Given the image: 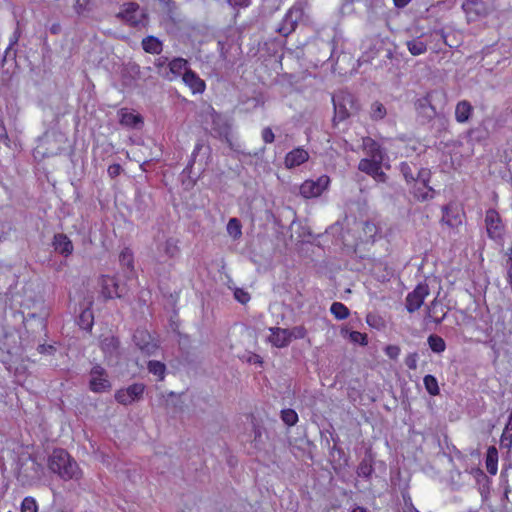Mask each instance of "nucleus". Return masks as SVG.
Returning a JSON list of instances; mask_svg holds the SVG:
<instances>
[{
    "label": "nucleus",
    "instance_id": "obj_52",
    "mask_svg": "<svg viewBox=\"0 0 512 512\" xmlns=\"http://www.w3.org/2000/svg\"><path fill=\"white\" fill-rule=\"evenodd\" d=\"M393 2L396 7L402 8L406 6L410 2V0H393Z\"/></svg>",
    "mask_w": 512,
    "mask_h": 512
},
{
    "label": "nucleus",
    "instance_id": "obj_23",
    "mask_svg": "<svg viewBox=\"0 0 512 512\" xmlns=\"http://www.w3.org/2000/svg\"><path fill=\"white\" fill-rule=\"evenodd\" d=\"M142 47L147 53L159 54L162 51V42L154 36H148L142 40Z\"/></svg>",
    "mask_w": 512,
    "mask_h": 512
},
{
    "label": "nucleus",
    "instance_id": "obj_47",
    "mask_svg": "<svg viewBox=\"0 0 512 512\" xmlns=\"http://www.w3.org/2000/svg\"><path fill=\"white\" fill-rule=\"evenodd\" d=\"M417 361H418V356L416 353H413V354H409L406 359H405V364L406 366L411 369V370H415L417 368Z\"/></svg>",
    "mask_w": 512,
    "mask_h": 512
},
{
    "label": "nucleus",
    "instance_id": "obj_55",
    "mask_svg": "<svg viewBox=\"0 0 512 512\" xmlns=\"http://www.w3.org/2000/svg\"><path fill=\"white\" fill-rule=\"evenodd\" d=\"M407 507L409 512H420L412 503H410Z\"/></svg>",
    "mask_w": 512,
    "mask_h": 512
},
{
    "label": "nucleus",
    "instance_id": "obj_60",
    "mask_svg": "<svg viewBox=\"0 0 512 512\" xmlns=\"http://www.w3.org/2000/svg\"><path fill=\"white\" fill-rule=\"evenodd\" d=\"M507 255H508V258L512 257V246L508 249Z\"/></svg>",
    "mask_w": 512,
    "mask_h": 512
},
{
    "label": "nucleus",
    "instance_id": "obj_39",
    "mask_svg": "<svg viewBox=\"0 0 512 512\" xmlns=\"http://www.w3.org/2000/svg\"><path fill=\"white\" fill-rule=\"evenodd\" d=\"M362 229L365 233V238L363 240L369 241L373 239L374 235L376 234L377 228L373 223L370 222H364L361 223Z\"/></svg>",
    "mask_w": 512,
    "mask_h": 512
},
{
    "label": "nucleus",
    "instance_id": "obj_37",
    "mask_svg": "<svg viewBox=\"0 0 512 512\" xmlns=\"http://www.w3.org/2000/svg\"><path fill=\"white\" fill-rule=\"evenodd\" d=\"M38 505L33 497H25L21 503V512H37Z\"/></svg>",
    "mask_w": 512,
    "mask_h": 512
},
{
    "label": "nucleus",
    "instance_id": "obj_28",
    "mask_svg": "<svg viewBox=\"0 0 512 512\" xmlns=\"http://www.w3.org/2000/svg\"><path fill=\"white\" fill-rule=\"evenodd\" d=\"M227 233L234 240H237L242 235V225L237 218H231L227 224Z\"/></svg>",
    "mask_w": 512,
    "mask_h": 512
},
{
    "label": "nucleus",
    "instance_id": "obj_48",
    "mask_svg": "<svg viewBox=\"0 0 512 512\" xmlns=\"http://www.w3.org/2000/svg\"><path fill=\"white\" fill-rule=\"evenodd\" d=\"M122 167L119 164H112L108 167L107 173L111 178H115L120 175Z\"/></svg>",
    "mask_w": 512,
    "mask_h": 512
},
{
    "label": "nucleus",
    "instance_id": "obj_31",
    "mask_svg": "<svg viewBox=\"0 0 512 512\" xmlns=\"http://www.w3.org/2000/svg\"><path fill=\"white\" fill-rule=\"evenodd\" d=\"M187 64V61L183 58L173 59L169 63L170 71L175 75H180L181 73L184 74L186 71H190L187 69Z\"/></svg>",
    "mask_w": 512,
    "mask_h": 512
},
{
    "label": "nucleus",
    "instance_id": "obj_15",
    "mask_svg": "<svg viewBox=\"0 0 512 512\" xmlns=\"http://www.w3.org/2000/svg\"><path fill=\"white\" fill-rule=\"evenodd\" d=\"M183 82L189 87L193 94H202L205 91L206 84L195 72L192 70L186 71L183 74Z\"/></svg>",
    "mask_w": 512,
    "mask_h": 512
},
{
    "label": "nucleus",
    "instance_id": "obj_51",
    "mask_svg": "<svg viewBox=\"0 0 512 512\" xmlns=\"http://www.w3.org/2000/svg\"><path fill=\"white\" fill-rule=\"evenodd\" d=\"M424 189H425V192H423V193H415V195L418 199L425 200V199L431 197V189H427L426 187H424Z\"/></svg>",
    "mask_w": 512,
    "mask_h": 512
},
{
    "label": "nucleus",
    "instance_id": "obj_18",
    "mask_svg": "<svg viewBox=\"0 0 512 512\" xmlns=\"http://www.w3.org/2000/svg\"><path fill=\"white\" fill-rule=\"evenodd\" d=\"M120 123L124 126L136 128L142 123V118L139 114L130 111L127 108H122L119 112Z\"/></svg>",
    "mask_w": 512,
    "mask_h": 512
},
{
    "label": "nucleus",
    "instance_id": "obj_46",
    "mask_svg": "<svg viewBox=\"0 0 512 512\" xmlns=\"http://www.w3.org/2000/svg\"><path fill=\"white\" fill-rule=\"evenodd\" d=\"M234 297L238 302L242 304H245L250 300V295L243 289H236L234 292Z\"/></svg>",
    "mask_w": 512,
    "mask_h": 512
},
{
    "label": "nucleus",
    "instance_id": "obj_33",
    "mask_svg": "<svg viewBox=\"0 0 512 512\" xmlns=\"http://www.w3.org/2000/svg\"><path fill=\"white\" fill-rule=\"evenodd\" d=\"M148 370L150 373L155 375L158 378V380L164 379L166 367L162 362L149 361L148 362Z\"/></svg>",
    "mask_w": 512,
    "mask_h": 512
},
{
    "label": "nucleus",
    "instance_id": "obj_38",
    "mask_svg": "<svg viewBox=\"0 0 512 512\" xmlns=\"http://www.w3.org/2000/svg\"><path fill=\"white\" fill-rule=\"evenodd\" d=\"M164 252L169 257H174L178 253V246L174 239H168L164 243Z\"/></svg>",
    "mask_w": 512,
    "mask_h": 512
},
{
    "label": "nucleus",
    "instance_id": "obj_49",
    "mask_svg": "<svg viewBox=\"0 0 512 512\" xmlns=\"http://www.w3.org/2000/svg\"><path fill=\"white\" fill-rule=\"evenodd\" d=\"M262 138L265 143H272L274 141V133L270 128H265L262 131Z\"/></svg>",
    "mask_w": 512,
    "mask_h": 512
},
{
    "label": "nucleus",
    "instance_id": "obj_36",
    "mask_svg": "<svg viewBox=\"0 0 512 512\" xmlns=\"http://www.w3.org/2000/svg\"><path fill=\"white\" fill-rule=\"evenodd\" d=\"M500 445L507 450L512 448V427L510 428L509 425H507L503 430L500 438Z\"/></svg>",
    "mask_w": 512,
    "mask_h": 512
},
{
    "label": "nucleus",
    "instance_id": "obj_32",
    "mask_svg": "<svg viewBox=\"0 0 512 512\" xmlns=\"http://www.w3.org/2000/svg\"><path fill=\"white\" fill-rule=\"evenodd\" d=\"M79 326L84 330H90L93 325V313L92 311L87 308L84 309L80 316L78 321Z\"/></svg>",
    "mask_w": 512,
    "mask_h": 512
},
{
    "label": "nucleus",
    "instance_id": "obj_35",
    "mask_svg": "<svg viewBox=\"0 0 512 512\" xmlns=\"http://www.w3.org/2000/svg\"><path fill=\"white\" fill-rule=\"evenodd\" d=\"M281 418L288 426H293L298 421V415L293 409H284L281 412Z\"/></svg>",
    "mask_w": 512,
    "mask_h": 512
},
{
    "label": "nucleus",
    "instance_id": "obj_6",
    "mask_svg": "<svg viewBox=\"0 0 512 512\" xmlns=\"http://www.w3.org/2000/svg\"><path fill=\"white\" fill-rule=\"evenodd\" d=\"M89 387L90 390L95 393H102L110 390L111 383L104 368L96 365L91 369Z\"/></svg>",
    "mask_w": 512,
    "mask_h": 512
},
{
    "label": "nucleus",
    "instance_id": "obj_24",
    "mask_svg": "<svg viewBox=\"0 0 512 512\" xmlns=\"http://www.w3.org/2000/svg\"><path fill=\"white\" fill-rule=\"evenodd\" d=\"M387 114L386 107L379 101H375L371 104L369 115L373 121L382 120Z\"/></svg>",
    "mask_w": 512,
    "mask_h": 512
},
{
    "label": "nucleus",
    "instance_id": "obj_12",
    "mask_svg": "<svg viewBox=\"0 0 512 512\" xmlns=\"http://www.w3.org/2000/svg\"><path fill=\"white\" fill-rule=\"evenodd\" d=\"M101 292L105 298L121 297L123 289L119 286L117 280L111 276H102Z\"/></svg>",
    "mask_w": 512,
    "mask_h": 512
},
{
    "label": "nucleus",
    "instance_id": "obj_10",
    "mask_svg": "<svg viewBox=\"0 0 512 512\" xmlns=\"http://www.w3.org/2000/svg\"><path fill=\"white\" fill-rule=\"evenodd\" d=\"M301 17L302 9L296 6L291 7L285 14L281 24L279 25L277 29L278 32L283 36H288L295 30L297 23L301 19Z\"/></svg>",
    "mask_w": 512,
    "mask_h": 512
},
{
    "label": "nucleus",
    "instance_id": "obj_59",
    "mask_svg": "<svg viewBox=\"0 0 512 512\" xmlns=\"http://www.w3.org/2000/svg\"><path fill=\"white\" fill-rule=\"evenodd\" d=\"M471 5L476 6V5H477V3H471V4H469V3H468V4H465V5H464V8L468 9V8H470V6H471Z\"/></svg>",
    "mask_w": 512,
    "mask_h": 512
},
{
    "label": "nucleus",
    "instance_id": "obj_43",
    "mask_svg": "<svg viewBox=\"0 0 512 512\" xmlns=\"http://www.w3.org/2000/svg\"><path fill=\"white\" fill-rule=\"evenodd\" d=\"M120 262L123 265H126L128 268L133 267V256H132V252L129 249H125L121 252Z\"/></svg>",
    "mask_w": 512,
    "mask_h": 512
},
{
    "label": "nucleus",
    "instance_id": "obj_40",
    "mask_svg": "<svg viewBox=\"0 0 512 512\" xmlns=\"http://www.w3.org/2000/svg\"><path fill=\"white\" fill-rule=\"evenodd\" d=\"M366 322L370 327L376 328V329H380L381 327H383V324H384L383 319L380 316L373 314V313H369L366 316Z\"/></svg>",
    "mask_w": 512,
    "mask_h": 512
},
{
    "label": "nucleus",
    "instance_id": "obj_5",
    "mask_svg": "<svg viewBox=\"0 0 512 512\" xmlns=\"http://www.w3.org/2000/svg\"><path fill=\"white\" fill-rule=\"evenodd\" d=\"M329 184L330 178L327 175H321L316 180H306L300 186V194L307 199L319 197Z\"/></svg>",
    "mask_w": 512,
    "mask_h": 512
},
{
    "label": "nucleus",
    "instance_id": "obj_58",
    "mask_svg": "<svg viewBox=\"0 0 512 512\" xmlns=\"http://www.w3.org/2000/svg\"><path fill=\"white\" fill-rule=\"evenodd\" d=\"M200 149V145H197L192 153L193 156H195V154L199 151Z\"/></svg>",
    "mask_w": 512,
    "mask_h": 512
},
{
    "label": "nucleus",
    "instance_id": "obj_1",
    "mask_svg": "<svg viewBox=\"0 0 512 512\" xmlns=\"http://www.w3.org/2000/svg\"><path fill=\"white\" fill-rule=\"evenodd\" d=\"M361 147L367 157L360 160L358 169L370 176L377 182H384L386 174L382 171L385 159L381 146L370 137H363Z\"/></svg>",
    "mask_w": 512,
    "mask_h": 512
},
{
    "label": "nucleus",
    "instance_id": "obj_29",
    "mask_svg": "<svg viewBox=\"0 0 512 512\" xmlns=\"http://www.w3.org/2000/svg\"><path fill=\"white\" fill-rule=\"evenodd\" d=\"M330 312L338 320L346 319L349 316V309L341 302H334L330 307Z\"/></svg>",
    "mask_w": 512,
    "mask_h": 512
},
{
    "label": "nucleus",
    "instance_id": "obj_3",
    "mask_svg": "<svg viewBox=\"0 0 512 512\" xmlns=\"http://www.w3.org/2000/svg\"><path fill=\"white\" fill-rule=\"evenodd\" d=\"M334 120L344 121L359 109V105L353 94L347 91H339L333 98Z\"/></svg>",
    "mask_w": 512,
    "mask_h": 512
},
{
    "label": "nucleus",
    "instance_id": "obj_16",
    "mask_svg": "<svg viewBox=\"0 0 512 512\" xmlns=\"http://www.w3.org/2000/svg\"><path fill=\"white\" fill-rule=\"evenodd\" d=\"M270 335L268 336V341L277 348L286 347L289 341L288 329L283 328H270Z\"/></svg>",
    "mask_w": 512,
    "mask_h": 512
},
{
    "label": "nucleus",
    "instance_id": "obj_56",
    "mask_svg": "<svg viewBox=\"0 0 512 512\" xmlns=\"http://www.w3.org/2000/svg\"><path fill=\"white\" fill-rule=\"evenodd\" d=\"M351 512H367L365 508L356 506Z\"/></svg>",
    "mask_w": 512,
    "mask_h": 512
},
{
    "label": "nucleus",
    "instance_id": "obj_27",
    "mask_svg": "<svg viewBox=\"0 0 512 512\" xmlns=\"http://www.w3.org/2000/svg\"><path fill=\"white\" fill-rule=\"evenodd\" d=\"M117 348L118 340L113 336L105 337L101 341V349L106 356H112L114 352H116Z\"/></svg>",
    "mask_w": 512,
    "mask_h": 512
},
{
    "label": "nucleus",
    "instance_id": "obj_11",
    "mask_svg": "<svg viewBox=\"0 0 512 512\" xmlns=\"http://www.w3.org/2000/svg\"><path fill=\"white\" fill-rule=\"evenodd\" d=\"M118 16L133 26L143 24L145 18L140 6L132 2L124 4Z\"/></svg>",
    "mask_w": 512,
    "mask_h": 512
},
{
    "label": "nucleus",
    "instance_id": "obj_54",
    "mask_svg": "<svg viewBox=\"0 0 512 512\" xmlns=\"http://www.w3.org/2000/svg\"><path fill=\"white\" fill-rule=\"evenodd\" d=\"M471 473L475 476V477H484V473L482 470L476 468V469H472Z\"/></svg>",
    "mask_w": 512,
    "mask_h": 512
},
{
    "label": "nucleus",
    "instance_id": "obj_41",
    "mask_svg": "<svg viewBox=\"0 0 512 512\" xmlns=\"http://www.w3.org/2000/svg\"><path fill=\"white\" fill-rule=\"evenodd\" d=\"M373 472V468H372V465L369 461H367L366 459H364L359 467H358V470H357V473L359 476H362V477H369Z\"/></svg>",
    "mask_w": 512,
    "mask_h": 512
},
{
    "label": "nucleus",
    "instance_id": "obj_42",
    "mask_svg": "<svg viewBox=\"0 0 512 512\" xmlns=\"http://www.w3.org/2000/svg\"><path fill=\"white\" fill-rule=\"evenodd\" d=\"M306 333V329L303 326H296L290 330L288 329L289 341H291L292 338L303 339L306 336Z\"/></svg>",
    "mask_w": 512,
    "mask_h": 512
},
{
    "label": "nucleus",
    "instance_id": "obj_7",
    "mask_svg": "<svg viewBox=\"0 0 512 512\" xmlns=\"http://www.w3.org/2000/svg\"><path fill=\"white\" fill-rule=\"evenodd\" d=\"M133 338L136 346L146 356L155 355L159 349L158 342L146 330H137Z\"/></svg>",
    "mask_w": 512,
    "mask_h": 512
},
{
    "label": "nucleus",
    "instance_id": "obj_2",
    "mask_svg": "<svg viewBox=\"0 0 512 512\" xmlns=\"http://www.w3.org/2000/svg\"><path fill=\"white\" fill-rule=\"evenodd\" d=\"M49 469L63 480H78L82 471L78 463L63 449H56L48 459Z\"/></svg>",
    "mask_w": 512,
    "mask_h": 512
},
{
    "label": "nucleus",
    "instance_id": "obj_57",
    "mask_svg": "<svg viewBox=\"0 0 512 512\" xmlns=\"http://www.w3.org/2000/svg\"><path fill=\"white\" fill-rule=\"evenodd\" d=\"M507 278H508L509 280H511V279H512V269H511V268H510V269L508 270V272H507Z\"/></svg>",
    "mask_w": 512,
    "mask_h": 512
},
{
    "label": "nucleus",
    "instance_id": "obj_19",
    "mask_svg": "<svg viewBox=\"0 0 512 512\" xmlns=\"http://www.w3.org/2000/svg\"><path fill=\"white\" fill-rule=\"evenodd\" d=\"M446 316L443 305L434 299L427 307V318L431 319L434 323H441Z\"/></svg>",
    "mask_w": 512,
    "mask_h": 512
},
{
    "label": "nucleus",
    "instance_id": "obj_26",
    "mask_svg": "<svg viewBox=\"0 0 512 512\" xmlns=\"http://www.w3.org/2000/svg\"><path fill=\"white\" fill-rule=\"evenodd\" d=\"M427 342H428L430 349L434 353L440 354V353L444 352L446 349L445 341L443 340L442 337H440L438 335H430L427 339Z\"/></svg>",
    "mask_w": 512,
    "mask_h": 512
},
{
    "label": "nucleus",
    "instance_id": "obj_21",
    "mask_svg": "<svg viewBox=\"0 0 512 512\" xmlns=\"http://www.w3.org/2000/svg\"><path fill=\"white\" fill-rule=\"evenodd\" d=\"M53 245L57 252L65 255V256L70 255L73 251L72 242L64 234L55 235Z\"/></svg>",
    "mask_w": 512,
    "mask_h": 512
},
{
    "label": "nucleus",
    "instance_id": "obj_17",
    "mask_svg": "<svg viewBox=\"0 0 512 512\" xmlns=\"http://www.w3.org/2000/svg\"><path fill=\"white\" fill-rule=\"evenodd\" d=\"M309 159V154L302 148H295L285 157V166L289 169L300 166Z\"/></svg>",
    "mask_w": 512,
    "mask_h": 512
},
{
    "label": "nucleus",
    "instance_id": "obj_9",
    "mask_svg": "<svg viewBox=\"0 0 512 512\" xmlns=\"http://www.w3.org/2000/svg\"><path fill=\"white\" fill-rule=\"evenodd\" d=\"M429 295V287L425 283L418 284L415 289L406 297V309L413 313L423 304L425 298Z\"/></svg>",
    "mask_w": 512,
    "mask_h": 512
},
{
    "label": "nucleus",
    "instance_id": "obj_45",
    "mask_svg": "<svg viewBox=\"0 0 512 512\" xmlns=\"http://www.w3.org/2000/svg\"><path fill=\"white\" fill-rule=\"evenodd\" d=\"M400 170L407 182L414 180V176L409 164L405 162L401 163Z\"/></svg>",
    "mask_w": 512,
    "mask_h": 512
},
{
    "label": "nucleus",
    "instance_id": "obj_14",
    "mask_svg": "<svg viewBox=\"0 0 512 512\" xmlns=\"http://www.w3.org/2000/svg\"><path fill=\"white\" fill-rule=\"evenodd\" d=\"M414 106L417 113L427 120H431L436 116V108L432 105L429 95L418 98Z\"/></svg>",
    "mask_w": 512,
    "mask_h": 512
},
{
    "label": "nucleus",
    "instance_id": "obj_25",
    "mask_svg": "<svg viewBox=\"0 0 512 512\" xmlns=\"http://www.w3.org/2000/svg\"><path fill=\"white\" fill-rule=\"evenodd\" d=\"M407 48L413 56H419L427 51V45L421 39L416 38L407 42Z\"/></svg>",
    "mask_w": 512,
    "mask_h": 512
},
{
    "label": "nucleus",
    "instance_id": "obj_44",
    "mask_svg": "<svg viewBox=\"0 0 512 512\" xmlns=\"http://www.w3.org/2000/svg\"><path fill=\"white\" fill-rule=\"evenodd\" d=\"M400 348L397 346V345H388L386 348H385V354L390 358V359H397L400 355Z\"/></svg>",
    "mask_w": 512,
    "mask_h": 512
},
{
    "label": "nucleus",
    "instance_id": "obj_34",
    "mask_svg": "<svg viewBox=\"0 0 512 512\" xmlns=\"http://www.w3.org/2000/svg\"><path fill=\"white\" fill-rule=\"evenodd\" d=\"M424 386L427 392L432 395H438L440 392L438 381L433 375H426L423 379Z\"/></svg>",
    "mask_w": 512,
    "mask_h": 512
},
{
    "label": "nucleus",
    "instance_id": "obj_20",
    "mask_svg": "<svg viewBox=\"0 0 512 512\" xmlns=\"http://www.w3.org/2000/svg\"><path fill=\"white\" fill-rule=\"evenodd\" d=\"M473 112V107L467 100H462L455 107V119L458 123H466Z\"/></svg>",
    "mask_w": 512,
    "mask_h": 512
},
{
    "label": "nucleus",
    "instance_id": "obj_13",
    "mask_svg": "<svg viewBox=\"0 0 512 512\" xmlns=\"http://www.w3.org/2000/svg\"><path fill=\"white\" fill-rule=\"evenodd\" d=\"M442 211L443 215L441 221L448 227L457 228L462 224L463 214L456 206H444Z\"/></svg>",
    "mask_w": 512,
    "mask_h": 512
},
{
    "label": "nucleus",
    "instance_id": "obj_53",
    "mask_svg": "<svg viewBox=\"0 0 512 512\" xmlns=\"http://www.w3.org/2000/svg\"><path fill=\"white\" fill-rule=\"evenodd\" d=\"M51 350H53V346H46V345H39L38 347V351L40 353H46V352H50Z\"/></svg>",
    "mask_w": 512,
    "mask_h": 512
},
{
    "label": "nucleus",
    "instance_id": "obj_61",
    "mask_svg": "<svg viewBox=\"0 0 512 512\" xmlns=\"http://www.w3.org/2000/svg\"><path fill=\"white\" fill-rule=\"evenodd\" d=\"M508 263L510 264V268L512 269V257H509Z\"/></svg>",
    "mask_w": 512,
    "mask_h": 512
},
{
    "label": "nucleus",
    "instance_id": "obj_30",
    "mask_svg": "<svg viewBox=\"0 0 512 512\" xmlns=\"http://www.w3.org/2000/svg\"><path fill=\"white\" fill-rule=\"evenodd\" d=\"M341 335L343 337H346L348 335L349 339L353 343H357L360 345H366L367 344V335L358 331H351L349 332L347 329L341 330Z\"/></svg>",
    "mask_w": 512,
    "mask_h": 512
},
{
    "label": "nucleus",
    "instance_id": "obj_50",
    "mask_svg": "<svg viewBox=\"0 0 512 512\" xmlns=\"http://www.w3.org/2000/svg\"><path fill=\"white\" fill-rule=\"evenodd\" d=\"M232 7H247L249 5V0H224Z\"/></svg>",
    "mask_w": 512,
    "mask_h": 512
},
{
    "label": "nucleus",
    "instance_id": "obj_22",
    "mask_svg": "<svg viewBox=\"0 0 512 512\" xmlns=\"http://www.w3.org/2000/svg\"><path fill=\"white\" fill-rule=\"evenodd\" d=\"M486 468L491 475H496L498 471V451L496 447L490 446L486 452Z\"/></svg>",
    "mask_w": 512,
    "mask_h": 512
},
{
    "label": "nucleus",
    "instance_id": "obj_8",
    "mask_svg": "<svg viewBox=\"0 0 512 512\" xmlns=\"http://www.w3.org/2000/svg\"><path fill=\"white\" fill-rule=\"evenodd\" d=\"M144 389L145 386L141 383L132 384L127 388L116 391L115 399L122 405H130L142 397Z\"/></svg>",
    "mask_w": 512,
    "mask_h": 512
},
{
    "label": "nucleus",
    "instance_id": "obj_4",
    "mask_svg": "<svg viewBox=\"0 0 512 512\" xmlns=\"http://www.w3.org/2000/svg\"><path fill=\"white\" fill-rule=\"evenodd\" d=\"M485 227L490 239L501 242L505 233V225L495 209H488L485 214Z\"/></svg>",
    "mask_w": 512,
    "mask_h": 512
}]
</instances>
